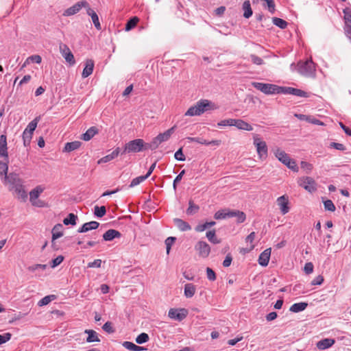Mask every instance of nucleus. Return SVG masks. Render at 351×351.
<instances>
[{
    "label": "nucleus",
    "instance_id": "f257e3e1",
    "mask_svg": "<svg viewBox=\"0 0 351 351\" xmlns=\"http://www.w3.org/2000/svg\"><path fill=\"white\" fill-rule=\"evenodd\" d=\"M4 184L8 186L10 191H13L18 199L25 202L27 198V193L24 189L23 181L19 174L10 173L9 176L5 177Z\"/></svg>",
    "mask_w": 351,
    "mask_h": 351
},
{
    "label": "nucleus",
    "instance_id": "f03ea898",
    "mask_svg": "<svg viewBox=\"0 0 351 351\" xmlns=\"http://www.w3.org/2000/svg\"><path fill=\"white\" fill-rule=\"evenodd\" d=\"M215 108V105L211 101L207 99H202L197 102L195 105L190 107L185 112V116H199L210 109Z\"/></svg>",
    "mask_w": 351,
    "mask_h": 351
},
{
    "label": "nucleus",
    "instance_id": "7ed1b4c3",
    "mask_svg": "<svg viewBox=\"0 0 351 351\" xmlns=\"http://www.w3.org/2000/svg\"><path fill=\"white\" fill-rule=\"evenodd\" d=\"M272 152L276 158L281 162L283 165L287 167L294 172L298 171V167L294 160L291 159L289 156L279 147H275Z\"/></svg>",
    "mask_w": 351,
    "mask_h": 351
},
{
    "label": "nucleus",
    "instance_id": "20e7f679",
    "mask_svg": "<svg viewBox=\"0 0 351 351\" xmlns=\"http://www.w3.org/2000/svg\"><path fill=\"white\" fill-rule=\"evenodd\" d=\"M147 149V143L141 138H137L129 141L125 145L124 149L121 152L123 154H132L143 152Z\"/></svg>",
    "mask_w": 351,
    "mask_h": 351
},
{
    "label": "nucleus",
    "instance_id": "39448f33",
    "mask_svg": "<svg viewBox=\"0 0 351 351\" xmlns=\"http://www.w3.org/2000/svg\"><path fill=\"white\" fill-rule=\"evenodd\" d=\"M252 85L266 95L280 94V90H282V86L272 84L254 82L252 83Z\"/></svg>",
    "mask_w": 351,
    "mask_h": 351
},
{
    "label": "nucleus",
    "instance_id": "423d86ee",
    "mask_svg": "<svg viewBox=\"0 0 351 351\" xmlns=\"http://www.w3.org/2000/svg\"><path fill=\"white\" fill-rule=\"evenodd\" d=\"M253 144L256 147L258 158L261 160L266 159L268 155V148L265 141L259 135L254 134L253 136Z\"/></svg>",
    "mask_w": 351,
    "mask_h": 351
},
{
    "label": "nucleus",
    "instance_id": "0eeeda50",
    "mask_svg": "<svg viewBox=\"0 0 351 351\" xmlns=\"http://www.w3.org/2000/svg\"><path fill=\"white\" fill-rule=\"evenodd\" d=\"M298 72L306 77H315V66L312 60H306L305 62H300L298 64Z\"/></svg>",
    "mask_w": 351,
    "mask_h": 351
},
{
    "label": "nucleus",
    "instance_id": "6e6552de",
    "mask_svg": "<svg viewBox=\"0 0 351 351\" xmlns=\"http://www.w3.org/2000/svg\"><path fill=\"white\" fill-rule=\"evenodd\" d=\"M38 119L36 118L34 120L31 121L24 130L23 133V144L25 146H27L29 145L31 139L32 138V134L35 129L36 128L38 124Z\"/></svg>",
    "mask_w": 351,
    "mask_h": 351
},
{
    "label": "nucleus",
    "instance_id": "1a4fd4ad",
    "mask_svg": "<svg viewBox=\"0 0 351 351\" xmlns=\"http://www.w3.org/2000/svg\"><path fill=\"white\" fill-rule=\"evenodd\" d=\"M298 184L310 193L314 192L317 189L315 181L311 177H302L300 178Z\"/></svg>",
    "mask_w": 351,
    "mask_h": 351
},
{
    "label": "nucleus",
    "instance_id": "9d476101",
    "mask_svg": "<svg viewBox=\"0 0 351 351\" xmlns=\"http://www.w3.org/2000/svg\"><path fill=\"white\" fill-rule=\"evenodd\" d=\"M59 49L60 53L65 59L66 62H68L70 65H74L75 64L74 56L69 47L65 44L61 43L59 46Z\"/></svg>",
    "mask_w": 351,
    "mask_h": 351
},
{
    "label": "nucleus",
    "instance_id": "9b49d317",
    "mask_svg": "<svg viewBox=\"0 0 351 351\" xmlns=\"http://www.w3.org/2000/svg\"><path fill=\"white\" fill-rule=\"evenodd\" d=\"M88 3L86 1L77 2L73 6L66 9L63 12V16H70L77 14L82 8H87Z\"/></svg>",
    "mask_w": 351,
    "mask_h": 351
},
{
    "label": "nucleus",
    "instance_id": "f8f14e48",
    "mask_svg": "<svg viewBox=\"0 0 351 351\" xmlns=\"http://www.w3.org/2000/svg\"><path fill=\"white\" fill-rule=\"evenodd\" d=\"M187 315L188 311L185 308H171L168 313V316L169 318L178 321L183 320L187 316Z\"/></svg>",
    "mask_w": 351,
    "mask_h": 351
},
{
    "label": "nucleus",
    "instance_id": "ddd939ff",
    "mask_svg": "<svg viewBox=\"0 0 351 351\" xmlns=\"http://www.w3.org/2000/svg\"><path fill=\"white\" fill-rule=\"evenodd\" d=\"M199 256L206 258L210 252V247L207 243H197L195 247Z\"/></svg>",
    "mask_w": 351,
    "mask_h": 351
},
{
    "label": "nucleus",
    "instance_id": "4468645a",
    "mask_svg": "<svg viewBox=\"0 0 351 351\" xmlns=\"http://www.w3.org/2000/svg\"><path fill=\"white\" fill-rule=\"evenodd\" d=\"M280 93L282 94H289L293 95L299 97H308V93L298 88H292V87H284L282 86V90H280Z\"/></svg>",
    "mask_w": 351,
    "mask_h": 351
},
{
    "label": "nucleus",
    "instance_id": "2eb2a0df",
    "mask_svg": "<svg viewBox=\"0 0 351 351\" xmlns=\"http://www.w3.org/2000/svg\"><path fill=\"white\" fill-rule=\"evenodd\" d=\"M277 204L280 208L282 214L285 215L289 211V199L286 195L279 197L277 200Z\"/></svg>",
    "mask_w": 351,
    "mask_h": 351
},
{
    "label": "nucleus",
    "instance_id": "dca6fc26",
    "mask_svg": "<svg viewBox=\"0 0 351 351\" xmlns=\"http://www.w3.org/2000/svg\"><path fill=\"white\" fill-rule=\"evenodd\" d=\"M186 139L189 142H196L197 143L205 145H216L219 146L221 145V141L220 140H213L211 141H208L203 138L199 137H187Z\"/></svg>",
    "mask_w": 351,
    "mask_h": 351
},
{
    "label": "nucleus",
    "instance_id": "f3484780",
    "mask_svg": "<svg viewBox=\"0 0 351 351\" xmlns=\"http://www.w3.org/2000/svg\"><path fill=\"white\" fill-rule=\"evenodd\" d=\"M0 157L4 158V160L8 158L7 138L4 134L0 136Z\"/></svg>",
    "mask_w": 351,
    "mask_h": 351
},
{
    "label": "nucleus",
    "instance_id": "a211bd4d",
    "mask_svg": "<svg viewBox=\"0 0 351 351\" xmlns=\"http://www.w3.org/2000/svg\"><path fill=\"white\" fill-rule=\"evenodd\" d=\"M103 239L105 241H111V240L115 239H122L123 238L122 237L121 232H119V231H117L116 230L110 229V230H108V231H106L103 234Z\"/></svg>",
    "mask_w": 351,
    "mask_h": 351
},
{
    "label": "nucleus",
    "instance_id": "6ab92c4d",
    "mask_svg": "<svg viewBox=\"0 0 351 351\" xmlns=\"http://www.w3.org/2000/svg\"><path fill=\"white\" fill-rule=\"evenodd\" d=\"M271 256V248L265 250L258 257V263L261 266L265 267L268 265Z\"/></svg>",
    "mask_w": 351,
    "mask_h": 351
},
{
    "label": "nucleus",
    "instance_id": "aec40b11",
    "mask_svg": "<svg viewBox=\"0 0 351 351\" xmlns=\"http://www.w3.org/2000/svg\"><path fill=\"white\" fill-rule=\"evenodd\" d=\"M335 341L334 339L326 338L319 341L316 346L319 350H326L334 345Z\"/></svg>",
    "mask_w": 351,
    "mask_h": 351
},
{
    "label": "nucleus",
    "instance_id": "412c9836",
    "mask_svg": "<svg viewBox=\"0 0 351 351\" xmlns=\"http://www.w3.org/2000/svg\"><path fill=\"white\" fill-rule=\"evenodd\" d=\"M47 267V265L45 264H35L30 265L27 267L29 271L35 273V275L37 276H40L43 274L42 272L45 271Z\"/></svg>",
    "mask_w": 351,
    "mask_h": 351
},
{
    "label": "nucleus",
    "instance_id": "4be33fe9",
    "mask_svg": "<svg viewBox=\"0 0 351 351\" xmlns=\"http://www.w3.org/2000/svg\"><path fill=\"white\" fill-rule=\"evenodd\" d=\"M86 13L88 15H89L93 21V23L95 27V28L98 30H100L101 29V26L99 20V17L97 14V13L90 8L89 5H88V8H86Z\"/></svg>",
    "mask_w": 351,
    "mask_h": 351
},
{
    "label": "nucleus",
    "instance_id": "5701e85b",
    "mask_svg": "<svg viewBox=\"0 0 351 351\" xmlns=\"http://www.w3.org/2000/svg\"><path fill=\"white\" fill-rule=\"evenodd\" d=\"M234 215V213H232V210H230L228 209H223V210H219L217 212H216L214 215V217L215 219L219 220V219H224L226 218L233 217Z\"/></svg>",
    "mask_w": 351,
    "mask_h": 351
},
{
    "label": "nucleus",
    "instance_id": "b1692460",
    "mask_svg": "<svg viewBox=\"0 0 351 351\" xmlns=\"http://www.w3.org/2000/svg\"><path fill=\"white\" fill-rule=\"evenodd\" d=\"M233 126H235L239 130L245 131H252L253 130V128L250 124L241 119H234Z\"/></svg>",
    "mask_w": 351,
    "mask_h": 351
},
{
    "label": "nucleus",
    "instance_id": "393cba45",
    "mask_svg": "<svg viewBox=\"0 0 351 351\" xmlns=\"http://www.w3.org/2000/svg\"><path fill=\"white\" fill-rule=\"evenodd\" d=\"M94 62L91 59L86 60L85 62V67L82 71V77L86 78L90 75L93 71Z\"/></svg>",
    "mask_w": 351,
    "mask_h": 351
},
{
    "label": "nucleus",
    "instance_id": "a878e982",
    "mask_svg": "<svg viewBox=\"0 0 351 351\" xmlns=\"http://www.w3.org/2000/svg\"><path fill=\"white\" fill-rule=\"evenodd\" d=\"M99 223L95 221L85 223L78 230L79 232H86L89 230H95L99 227Z\"/></svg>",
    "mask_w": 351,
    "mask_h": 351
},
{
    "label": "nucleus",
    "instance_id": "bb28decb",
    "mask_svg": "<svg viewBox=\"0 0 351 351\" xmlns=\"http://www.w3.org/2000/svg\"><path fill=\"white\" fill-rule=\"evenodd\" d=\"M45 187L41 185H38L32 189L29 192V201L33 202L34 200L38 199L40 195L44 191Z\"/></svg>",
    "mask_w": 351,
    "mask_h": 351
},
{
    "label": "nucleus",
    "instance_id": "cd10ccee",
    "mask_svg": "<svg viewBox=\"0 0 351 351\" xmlns=\"http://www.w3.org/2000/svg\"><path fill=\"white\" fill-rule=\"evenodd\" d=\"M63 226L60 223L56 224L51 230L52 240L54 241L63 235Z\"/></svg>",
    "mask_w": 351,
    "mask_h": 351
},
{
    "label": "nucleus",
    "instance_id": "c85d7f7f",
    "mask_svg": "<svg viewBox=\"0 0 351 351\" xmlns=\"http://www.w3.org/2000/svg\"><path fill=\"white\" fill-rule=\"evenodd\" d=\"M8 158L5 161H0V177L3 182H5V177L9 176L8 175Z\"/></svg>",
    "mask_w": 351,
    "mask_h": 351
},
{
    "label": "nucleus",
    "instance_id": "c756f323",
    "mask_svg": "<svg viewBox=\"0 0 351 351\" xmlns=\"http://www.w3.org/2000/svg\"><path fill=\"white\" fill-rule=\"evenodd\" d=\"M196 292V287L192 283L184 285V295L187 298H192Z\"/></svg>",
    "mask_w": 351,
    "mask_h": 351
},
{
    "label": "nucleus",
    "instance_id": "7c9ffc66",
    "mask_svg": "<svg viewBox=\"0 0 351 351\" xmlns=\"http://www.w3.org/2000/svg\"><path fill=\"white\" fill-rule=\"evenodd\" d=\"M176 126L171 128L163 133L159 134L156 137L158 138V141H160V143L168 141L172 134L174 132Z\"/></svg>",
    "mask_w": 351,
    "mask_h": 351
},
{
    "label": "nucleus",
    "instance_id": "2f4dec72",
    "mask_svg": "<svg viewBox=\"0 0 351 351\" xmlns=\"http://www.w3.org/2000/svg\"><path fill=\"white\" fill-rule=\"evenodd\" d=\"M294 116L297 117L298 119L302 121H306L309 123H312L315 125H322L324 123L318 119H313L309 116L302 114H295Z\"/></svg>",
    "mask_w": 351,
    "mask_h": 351
},
{
    "label": "nucleus",
    "instance_id": "473e14b6",
    "mask_svg": "<svg viewBox=\"0 0 351 351\" xmlns=\"http://www.w3.org/2000/svg\"><path fill=\"white\" fill-rule=\"evenodd\" d=\"M82 145L80 141H73L70 143H66L64 145L63 152H71L72 151L77 149Z\"/></svg>",
    "mask_w": 351,
    "mask_h": 351
},
{
    "label": "nucleus",
    "instance_id": "72a5a7b5",
    "mask_svg": "<svg viewBox=\"0 0 351 351\" xmlns=\"http://www.w3.org/2000/svg\"><path fill=\"white\" fill-rule=\"evenodd\" d=\"M98 133V130L95 127H90L84 134L82 136V139L88 141L90 140L96 134Z\"/></svg>",
    "mask_w": 351,
    "mask_h": 351
},
{
    "label": "nucleus",
    "instance_id": "f704fd0d",
    "mask_svg": "<svg viewBox=\"0 0 351 351\" xmlns=\"http://www.w3.org/2000/svg\"><path fill=\"white\" fill-rule=\"evenodd\" d=\"M123 346L125 348L131 351H143L147 350L145 348L136 346V344L130 341H124L123 343Z\"/></svg>",
    "mask_w": 351,
    "mask_h": 351
},
{
    "label": "nucleus",
    "instance_id": "c9c22d12",
    "mask_svg": "<svg viewBox=\"0 0 351 351\" xmlns=\"http://www.w3.org/2000/svg\"><path fill=\"white\" fill-rule=\"evenodd\" d=\"M85 333L88 334L86 341L88 343L91 342H99L100 339L97 336V333L93 330H86Z\"/></svg>",
    "mask_w": 351,
    "mask_h": 351
},
{
    "label": "nucleus",
    "instance_id": "e433bc0d",
    "mask_svg": "<svg viewBox=\"0 0 351 351\" xmlns=\"http://www.w3.org/2000/svg\"><path fill=\"white\" fill-rule=\"evenodd\" d=\"M308 304L306 302L295 303L290 307V311L293 313H298L306 309Z\"/></svg>",
    "mask_w": 351,
    "mask_h": 351
},
{
    "label": "nucleus",
    "instance_id": "4c0bfd02",
    "mask_svg": "<svg viewBox=\"0 0 351 351\" xmlns=\"http://www.w3.org/2000/svg\"><path fill=\"white\" fill-rule=\"evenodd\" d=\"M243 16L249 19L252 15V10L250 1H245L243 3Z\"/></svg>",
    "mask_w": 351,
    "mask_h": 351
},
{
    "label": "nucleus",
    "instance_id": "58836bf2",
    "mask_svg": "<svg viewBox=\"0 0 351 351\" xmlns=\"http://www.w3.org/2000/svg\"><path fill=\"white\" fill-rule=\"evenodd\" d=\"M77 217L73 213H70L67 217L64 218L63 220V223L64 225H72L74 226L76 224V220Z\"/></svg>",
    "mask_w": 351,
    "mask_h": 351
},
{
    "label": "nucleus",
    "instance_id": "ea45409f",
    "mask_svg": "<svg viewBox=\"0 0 351 351\" xmlns=\"http://www.w3.org/2000/svg\"><path fill=\"white\" fill-rule=\"evenodd\" d=\"M273 23L280 27V29H285L287 26V23L280 18L274 17L272 19Z\"/></svg>",
    "mask_w": 351,
    "mask_h": 351
},
{
    "label": "nucleus",
    "instance_id": "a19ab883",
    "mask_svg": "<svg viewBox=\"0 0 351 351\" xmlns=\"http://www.w3.org/2000/svg\"><path fill=\"white\" fill-rule=\"evenodd\" d=\"M106 209L104 206H95L94 208V214L98 217H102L106 215Z\"/></svg>",
    "mask_w": 351,
    "mask_h": 351
},
{
    "label": "nucleus",
    "instance_id": "79ce46f5",
    "mask_svg": "<svg viewBox=\"0 0 351 351\" xmlns=\"http://www.w3.org/2000/svg\"><path fill=\"white\" fill-rule=\"evenodd\" d=\"M139 19L136 16H134L129 20L125 25V31L128 32L134 28L136 25Z\"/></svg>",
    "mask_w": 351,
    "mask_h": 351
},
{
    "label": "nucleus",
    "instance_id": "37998d69",
    "mask_svg": "<svg viewBox=\"0 0 351 351\" xmlns=\"http://www.w3.org/2000/svg\"><path fill=\"white\" fill-rule=\"evenodd\" d=\"M176 225L182 231L187 230L190 229V226L189 224L182 219H175Z\"/></svg>",
    "mask_w": 351,
    "mask_h": 351
},
{
    "label": "nucleus",
    "instance_id": "c03bdc74",
    "mask_svg": "<svg viewBox=\"0 0 351 351\" xmlns=\"http://www.w3.org/2000/svg\"><path fill=\"white\" fill-rule=\"evenodd\" d=\"M149 339V335L145 332H142L136 338V342L138 344H142L147 342Z\"/></svg>",
    "mask_w": 351,
    "mask_h": 351
},
{
    "label": "nucleus",
    "instance_id": "a18cd8bd",
    "mask_svg": "<svg viewBox=\"0 0 351 351\" xmlns=\"http://www.w3.org/2000/svg\"><path fill=\"white\" fill-rule=\"evenodd\" d=\"M199 208V206L197 205L194 204L193 201H189V208L186 210V213L188 215L195 214L198 211Z\"/></svg>",
    "mask_w": 351,
    "mask_h": 351
},
{
    "label": "nucleus",
    "instance_id": "49530a36",
    "mask_svg": "<svg viewBox=\"0 0 351 351\" xmlns=\"http://www.w3.org/2000/svg\"><path fill=\"white\" fill-rule=\"evenodd\" d=\"M146 179H147V176H141L135 178L132 180V182L130 184V187H134V186L138 185L139 184H141V182H143Z\"/></svg>",
    "mask_w": 351,
    "mask_h": 351
},
{
    "label": "nucleus",
    "instance_id": "de8ad7c7",
    "mask_svg": "<svg viewBox=\"0 0 351 351\" xmlns=\"http://www.w3.org/2000/svg\"><path fill=\"white\" fill-rule=\"evenodd\" d=\"M232 213H234V215H233V217H237V221L238 223H242L245 221V215L243 212L234 211V210H232Z\"/></svg>",
    "mask_w": 351,
    "mask_h": 351
},
{
    "label": "nucleus",
    "instance_id": "09e8293b",
    "mask_svg": "<svg viewBox=\"0 0 351 351\" xmlns=\"http://www.w3.org/2000/svg\"><path fill=\"white\" fill-rule=\"evenodd\" d=\"M160 143V141H158V138L155 137L150 143H147V149H155Z\"/></svg>",
    "mask_w": 351,
    "mask_h": 351
},
{
    "label": "nucleus",
    "instance_id": "8fccbe9b",
    "mask_svg": "<svg viewBox=\"0 0 351 351\" xmlns=\"http://www.w3.org/2000/svg\"><path fill=\"white\" fill-rule=\"evenodd\" d=\"M234 124V119H228L222 120L218 122L217 125L219 127H224V126H233Z\"/></svg>",
    "mask_w": 351,
    "mask_h": 351
},
{
    "label": "nucleus",
    "instance_id": "3c124183",
    "mask_svg": "<svg viewBox=\"0 0 351 351\" xmlns=\"http://www.w3.org/2000/svg\"><path fill=\"white\" fill-rule=\"evenodd\" d=\"M54 298V295H47V296H45L43 298H42L39 302H38V305L39 306H44V305H47L48 304L49 302H51L52 300H53Z\"/></svg>",
    "mask_w": 351,
    "mask_h": 351
},
{
    "label": "nucleus",
    "instance_id": "603ef678",
    "mask_svg": "<svg viewBox=\"0 0 351 351\" xmlns=\"http://www.w3.org/2000/svg\"><path fill=\"white\" fill-rule=\"evenodd\" d=\"M324 208L327 210L332 212L335 210V206L334 205L333 202L330 199L324 201Z\"/></svg>",
    "mask_w": 351,
    "mask_h": 351
},
{
    "label": "nucleus",
    "instance_id": "864d4df0",
    "mask_svg": "<svg viewBox=\"0 0 351 351\" xmlns=\"http://www.w3.org/2000/svg\"><path fill=\"white\" fill-rule=\"evenodd\" d=\"M64 260V256L60 255L57 256L56 258L53 259L51 263V267L55 268L58 265H59Z\"/></svg>",
    "mask_w": 351,
    "mask_h": 351
},
{
    "label": "nucleus",
    "instance_id": "5fc2aeb1",
    "mask_svg": "<svg viewBox=\"0 0 351 351\" xmlns=\"http://www.w3.org/2000/svg\"><path fill=\"white\" fill-rule=\"evenodd\" d=\"M32 206L38 207V208H43L47 206V204L41 199H36L34 200L33 202H30Z\"/></svg>",
    "mask_w": 351,
    "mask_h": 351
},
{
    "label": "nucleus",
    "instance_id": "6e6d98bb",
    "mask_svg": "<svg viewBox=\"0 0 351 351\" xmlns=\"http://www.w3.org/2000/svg\"><path fill=\"white\" fill-rule=\"evenodd\" d=\"M174 157L177 160L179 161H184L185 160V156L182 152V149L180 148L174 154Z\"/></svg>",
    "mask_w": 351,
    "mask_h": 351
},
{
    "label": "nucleus",
    "instance_id": "4d7b16f0",
    "mask_svg": "<svg viewBox=\"0 0 351 351\" xmlns=\"http://www.w3.org/2000/svg\"><path fill=\"white\" fill-rule=\"evenodd\" d=\"M206 275L209 280L214 281L216 279L215 271L210 267H207L206 269Z\"/></svg>",
    "mask_w": 351,
    "mask_h": 351
},
{
    "label": "nucleus",
    "instance_id": "13d9d810",
    "mask_svg": "<svg viewBox=\"0 0 351 351\" xmlns=\"http://www.w3.org/2000/svg\"><path fill=\"white\" fill-rule=\"evenodd\" d=\"M12 335L10 332L0 335V345L6 343L11 339Z\"/></svg>",
    "mask_w": 351,
    "mask_h": 351
},
{
    "label": "nucleus",
    "instance_id": "bf43d9fd",
    "mask_svg": "<svg viewBox=\"0 0 351 351\" xmlns=\"http://www.w3.org/2000/svg\"><path fill=\"white\" fill-rule=\"evenodd\" d=\"M300 165H301V168L303 169L306 173L311 172L313 169L312 165L307 162L302 161V162H301Z\"/></svg>",
    "mask_w": 351,
    "mask_h": 351
},
{
    "label": "nucleus",
    "instance_id": "052dcab7",
    "mask_svg": "<svg viewBox=\"0 0 351 351\" xmlns=\"http://www.w3.org/2000/svg\"><path fill=\"white\" fill-rule=\"evenodd\" d=\"M185 173V171L184 170H182L176 177V178L174 179L173 180V189L176 190V185L177 184L180 182V180H182L184 174Z\"/></svg>",
    "mask_w": 351,
    "mask_h": 351
},
{
    "label": "nucleus",
    "instance_id": "680f3d73",
    "mask_svg": "<svg viewBox=\"0 0 351 351\" xmlns=\"http://www.w3.org/2000/svg\"><path fill=\"white\" fill-rule=\"evenodd\" d=\"M103 330L108 333H112L114 332V330L113 329L112 326V324L111 322H106L103 327H102Z\"/></svg>",
    "mask_w": 351,
    "mask_h": 351
},
{
    "label": "nucleus",
    "instance_id": "e2e57ef3",
    "mask_svg": "<svg viewBox=\"0 0 351 351\" xmlns=\"http://www.w3.org/2000/svg\"><path fill=\"white\" fill-rule=\"evenodd\" d=\"M114 159V157L112 155V154H110L104 157H102L101 158H100L97 163L98 164H101V163H106V162H110V160H113Z\"/></svg>",
    "mask_w": 351,
    "mask_h": 351
},
{
    "label": "nucleus",
    "instance_id": "0e129e2a",
    "mask_svg": "<svg viewBox=\"0 0 351 351\" xmlns=\"http://www.w3.org/2000/svg\"><path fill=\"white\" fill-rule=\"evenodd\" d=\"M101 261L100 259H96L93 262L88 263V267L90 268H99L101 267Z\"/></svg>",
    "mask_w": 351,
    "mask_h": 351
},
{
    "label": "nucleus",
    "instance_id": "69168bd1",
    "mask_svg": "<svg viewBox=\"0 0 351 351\" xmlns=\"http://www.w3.org/2000/svg\"><path fill=\"white\" fill-rule=\"evenodd\" d=\"M313 267L312 263H306L304 265V270L306 274H309L313 271Z\"/></svg>",
    "mask_w": 351,
    "mask_h": 351
},
{
    "label": "nucleus",
    "instance_id": "338daca9",
    "mask_svg": "<svg viewBox=\"0 0 351 351\" xmlns=\"http://www.w3.org/2000/svg\"><path fill=\"white\" fill-rule=\"evenodd\" d=\"M250 58L251 61L256 65H261L263 63V60L255 55H251Z\"/></svg>",
    "mask_w": 351,
    "mask_h": 351
},
{
    "label": "nucleus",
    "instance_id": "774afa93",
    "mask_svg": "<svg viewBox=\"0 0 351 351\" xmlns=\"http://www.w3.org/2000/svg\"><path fill=\"white\" fill-rule=\"evenodd\" d=\"M265 1L267 3V6L268 10L270 12L274 13L275 11L274 1L273 0H265Z\"/></svg>",
    "mask_w": 351,
    "mask_h": 351
}]
</instances>
